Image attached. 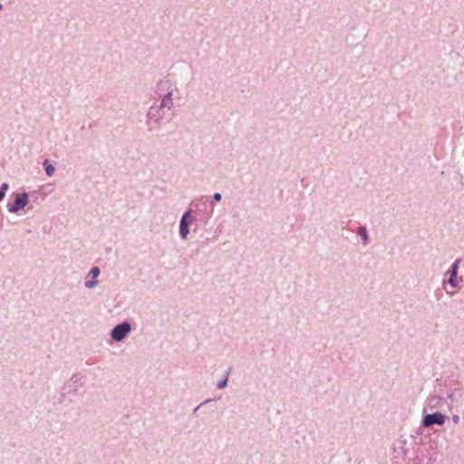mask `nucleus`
<instances>
[{
    "label": "nucleus",
    "mask_w": 464,
    "mask_h": 464,
    "mask_svg": "<svg viewBox=\"0 0 464 464\" xmlns=\"http://www.w3.org/2000/svg\"><path fill=\"white\" fill-rule=\"evenodd\" d=\"M440 382H441V378H437V379L434 381V388H436L437 386H440Z\"/></svg>",
    "instance_id": "393cba45"
},
{
    "label": "nucleus",
    "mask_w": 464,
    "mask_h": 464,
    "mask_svg": "<svg viewBox=\"0 0 464 464\" xmlns=\"http://www.w3.org/2000/svg\"><path fill=\"white\" fill-rule=\"evenodd\" d=\"M429 406L430 410L440 408L442 403H445L446 401L443 397H440L439 395H433L429 397Z\"/></svg>",
    "instance_id": "f8f14e48"
},
{
    "label": "nucleus",
    "mask_w": 464,
    "mask_h": 464,
    "mask_svg": "<svg viewBox=\"0 0 464 464\" xmlns=\"http://www.w3.org/2000/svg\"><path fill=\"white\" fill-rule=\"evenodd\" d=\"M9 188V184L7 182H4L0 186V201H2L6 194V191Z\"/></svg>",
    "instance_id": "f3484780"
},
{
    "label": "nucleus",
    "mask_w": 464,
    "mask_h": 464,
    "mask_svg": "<svg viewBox=\"0 0 464 464\" xmlns=\"http://www.w3.org/2000/svg\"><path fill=\"white\" fill-rule=\"evenodd\" d=\"M424 427H421V425L418 428V430H416V435H420L421 437H423L425 434H423V431H422V429Z\"/></svg>",
    "instance_id": "4be33fe9"
},
{
    "label": "nucleus",
    "mask_w": 464,
    "mask_h": 464,
    "mask_svg": "<svg viewBox=\"0 0 464 464\" xmlns=\"http://www.w3.org/2000/svg\"><path fill=\"white\" fill-rule=\"evenodd\" d=\"M100 274H101V269L99 268V266H92L87 275V278L88 277H90V278L86 279V281L84 282L85 287L92 289V288H94L96 285H98V284H99L98 276H100Z\"/></svg>",
    "instance_id": "6e6552de"
},
{
    "label": "nucleus",
    "mask_w": 464,
    "mask_h": 464,
    "mask_svg": "<svg viewBox=\"0 0 464 464\" xmlns=\"http://www.w3.org/2000/svg\"><path fill=\"white\" fill-rule=\"evenodd\" d=\"M12 201H8L6 208L9 213H18L23 210L30 202L29 194L25 191L14 192Z\"/></svg>",
    "instance_id": "20e7f679"
},
{
    "label": "nucleus",
    "mask_w": 464,
    "mask_h": 464,
    "mask_svg": "<svg viewBox=\"0 0 464 464\" xmlns=\"http://www.w3.org/2000/svg\"><path fill=\"white\" fill-rule=\"evenodd\" d=\"M394 451L398 453V455L401 454L403 456V459L408 462V459H410L407 455L409 453V449L405 446H401L398 450L394 448Z\"/></svg>",
    "instance_id": "dca6fc26"
},
{
    "label": "nucleus",
    "mask_w": 464,
    "mask_h": 464,
    "mask_svg": "<svg viewBox=\"0 0 464 464\" xmlns=\"http://www.w3.org/2000/svg\"><path fill=\"white\" fill-rule=\"evenodd\" d=\"M131 331V324L128 320H124L117 324L111 330L110 336L115 342H122Z\"/></svg>",
    "instance_id": "0eeeda50"
},
{
    "label": "nucleus",
    "mask_w": 464,
    "mask_h": 464,
    "mask_svg": "<svg viewBox=\"0 0 464 464\" xmlns=\"http://www.w3.org/2000/svg\"><path fill=\"white\" fill-rule=\"evenodd\" d=\"M357 235L361 237L363 244H367L370 241V237L365 226H360L357 229Z\"/></svg>",
    "instance_id": "2eb2a0df"
},
{
    "label": "nucleus",
    "mask_w": 464,
    "mask_h": 464,
    "mask_svg": "<svg viewBox=\"0 0 464 464\" xmlns=\"http://www.w3.org/2000/svg\"><path fill=\"white\" fill-rule=\"evenodd\" d=\"M83 385V378L73 374L69 381L64 382L61 389L60 396L56 398V401L62 403L67 395L75 394Z\"/></svg>",
    "instance_id": "7ed1b4c3"
},
{
    "label": "nucleus",
    "mask_w": 464,
    "mask_h": 464,
    "mask_svg": "<svg viewBox=\"0 0 464 464\" xmlns=\"http://www.w3.org/2000/svg\"><path fill=\"white\" fill-rule=\"evenodd\" d=\"M448 416L440 411L428 413L426 408L423 409L421 418V427H432L433 425L442 426Z\"/></svg>",
    "instance_id": "423d86ee"
},
{
    "label": "nucleus",
    "mask_w": 464,
    "mask_h": 464,
    "mask_svg": "<svg viewBox=\"0 0 464 464\" xmlns=\"http://www.w3.org/2000/svg\"><path fill=\"white\" fill-rule=\"evenodd\" d=\"M459 281H462V278H458L457 272L452 273L451 271L448 270L444 275L443 284H449L450 286L453 289L459 287Z\"/></svg>",
    "instance_id": "9d476101"
},
{
    "label": "nucleus",
    "mask_w": 464,
    "mask_h": 464,
    "mask_svg": "<svg viewBox=\"0 0 464 464\" xmlns=\"http://www.w3.org/2000/svg\"><path fill=\"white\" fill-rule=\"evenodd\" d=\"M165 108L159 104H152L147 112L146 123L149 126V130H152L156 126L160 125V121L163 120Z\"/></svg>",
    "instance_id": "39448f33"
},
{
    "label": "nucleus",
    "mask_w": 464,
    "mask_h": 464,
    "mask_svg": "<svg viewBox=\"0 0 464 464\" xmlns=\"http://www.w3.org/2000/svg\"><path fill=\"white\" fill-rule=\"evenodd\" d=\"M232 371V367H228L225 372H224V376L222 379H220L218 382H217V388L219 389V390H224L227 387V384H228V378H229V374Z\"/></svg>",
    "instance_id": "ddd939ff"
},
{
    "label": "nucleus",
    "mask_w": 464,
    "mask_h": 464,
    "mask_svg": "<svg viewBox=\"0 0 464 464\" xmlns=\"http://www.w3.org/2000/svg\"><path fill=\"white\" fill-rule=\"evenodd\" d=\"M447 398L450 401H454V393L453 392H450L447 394Z\"/></svg>",
    "instance_id": "a878e982"
},
{
    "label": "nucleus",
    "mask_w": 464,
    "mask_h": 464,
    "mask_svg": "<svg viewBox=\"0 0 464 464\" xmlns=\"http://www.w3.org/2000/svg\"><path fill=\"white\" fill-rule=\"evenodd\" d=\"M2 8H3V5H2V4H0V10H1Z\"/></svg>",
    "instance_id": "c85d7f7f"
},
{
    "label": "nucleus",
    "mask_w": 464,
    "mask_h": 464,
    "mask_svg": "<svg viewBox=\"0 0 464 464\" xmlns=\"http://www.w3.org/2000/svg\"><path fill=\"white\" fill-rule=\"evenodd\" d=\"M214 401H215V399H207V400H205L200 404H198L196 408H194L193 413L197 412L203 405H205V404H207L208 402Z\"/></svg>",
    "instance_id": "412c9836"
},
{
    "label": "nucleus",
    "mask_w": 464,
    "mask_h": 464,
    "mask_svg": "<svg viewBox=\"0 0 464 464\" xmlns=\"http://www.w3.org/2000/svg\"><path fill=\"white\" fill-rule=\"evenodd\" d=\"M399 442H401L402 444V446H404L407 442L406 439H403L402 437H401L400 440H398Z\"/></svg>",
    "instance_id": "bb28decb"
},
{
    "label": "nucleus",
    "mask_w": 464,
    "mask_h": 464,
    "mask_svg": "<svg viewBox=\"0 0 464 464\" xmlns=\"http://www.w3.org/2000/svg\"><path fill=\"white\" fill-rule=\"evenodd\" d=\"M414 439V444L418 445L413 449L414 457L408 459L406 464H435L438 461L439 455L442 454L444 437L434 431L421 437L419 440L415 435H411Z\"/></svg>",
    "instance_id": "f257e3e1"
},
{
    "label": "nucleus",
    "mask_w": 464,
    "mask_h": 464,
    "mask_svg": "<svg viewBox=\"0 0 464 464\" xmlns=\"http://www.w3.org/2000/svg\"><path fill=\"white\" fill-rule=\"evenodd\" d=\"M451 420H452V421H453V423H454V424H457V423H459V415H453V416L451 417Z\"/></svg>",
    "instance_id": "5701e85b"
},
{
    "label": "nucleus",
    "mask_w": 464,
    "mask_h": 464,
    "mask_svg": "<svg viewBox=\"0 0 464 464\" xmlns=\"http://www.w3.org/2000/svg\"><path fill=\"white\" fill-rule=\"evenodd\" d=\"M173 87H175V83L169 79V74H168L158 82L156 92L159 95L169 92V91L173 92Z\"/></svg>",
    "instance_id": "1a4fd4ad"
},
{
    "label": "nucleus",
    "mask_w": 464,
    "mask_h": 464,
    "mask_svg": "<svg viewBox=\"0 0 464 464\" xmlns=\"http://www.w3.org/2000/svg\"><path fill=\"white\" fill-rule=\"evenodd\" d=\"M43 168L44 169V173L47 177L53 176L55 172L54 163H52L49 160H44L43 161Z\"/></svg>",
    "instance_id": "4468645a"
},
{
    "label": "nucleus",
    "mask_w": 464,
    "mask_h": 464,
    "mask_svg": "<svg viewBox=\"0 0 464 464\" xmlns=\"http://www.w3.org/2000/svg\"><path fill=\"white\" fill-rule=\"evenodd\" d=\"M161 100L159 105H160L163 108H167L168 110H170L173 107V92H169L162 93L161 95H159Z\"/></svg>",
    "instance_id": "9b49d317"
},
{
    "label": "nucleus",
    "mask_w": 464,
    "mask_h": 464,
    "mask_svg": "<svg viewBox=\"0 0 464 464\" xmlns=\"http://www.w3.org/2000/svg\"><path fill=\"white\" fill-rule=\"evenodd\" d=\"M222 198V195L219 192H216L212 195L211 200L208 202V204L211 205V207L214 208L215 202H219Z\"/></svg>",
    "instance_id": "6ab92c4d"
},
{
    "label": "nucleus",
    "mask_w": 464,
    "mask_h": 464,
    "mask_svg": "<svg viewBox=\"0 0 464 464\" xmlns=\"http://www.w3.org/2000/svg\"><path fill=\"white\" fill-rule=\"evenodd\" d=\"M461 262L460 258H457L450 266L448 269L449 271H451L452 273L457 272L459 273V264Z\"/></svg>",
    "instance_id": "a211bd4d"
},
{
    "label": "nucleus",
    "mask_w": 464,
    "mask_h": 464,
    "mask_svg": "<svg viewBox=\"0 0 464 464\" xmlns=\"http://www.w3.org/2000/svg\"><path fill=\"white\" fill-rule=\"evenodd\" d=\"M209 240L208 237H200L199 239L198 240V247H204L207 246L208 244V241Z\"/></svg>",
    "instance_id": "aec40b11"
},
{
    "label": "nucleus",
    "mask_w": 464,
    "mask_h": 464,
    "mask_svg": "<svg viewBox=\"0 0 464 464\" xmlns=\"http://www.w3.org/2000/svg\"><path fill=\"white\" fill-rule=\"evenodd\" d=\"M195 223V228L193 229V232H197V230L198 229V226L201 224V223H197V222H194Z\"/></svg>",
    "instance_id": "cd10ccee"
},
{
    "label": "nucleus",
    "mask_w": 464,
    "mask_h": 464,
    "mask_svg": "<svg viewBox=\"0 0 464 464\" xmlns=\"http://www.w3.org/2000/svg\"><path fill=\"white\" fill-rule=\"evenodd\" d=\"M38 195H39V191H36V190H34L31 193V197L34 198V200H36L38 198Z\"/></svg>",
    "instance_id": "b1692460"
},
{
    "label": "nucleus",
    "mask_w": 464,
    "mask_h": 464,
    "mask_svg": "<svg viewBox=\"0 0 464 464\" xmlns=\"http://www.w3.org/2000/svg\"><path fill=\"white\" fill-rule=\"evenodd\" d=\"M194 208H188L183 212L179 219V237L186 240L190 232V226L194 223L207 224L208 220L212 217L214 208L208 204V200L199 199L192 202Z\"/></svg>",
    "instance_id": "f03ea898"
}]
</instances>
